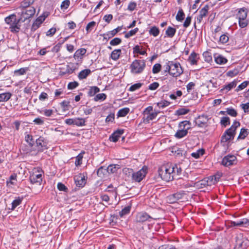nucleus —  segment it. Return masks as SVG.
Instances as JSON below:
<instances>
[{
    "instance_id": "obj_1",
    "label": "nucleus",
    "mask_w": 249,
    "mask_h": 249,
    "mask_svg": "<svg viewBox=\"0 0 249 249\" xmlns=\"http://www.w3.org/2000/svg\"><path fill=\"white\" fill-rule=\"evenodd\" d=\"M174 167H176V164L168 163L159 168V175L163 180L169 182L175 178V172Z\"/></svg>"
},
{
    "instance_id": "obj_2",
    "label": "nucleus",
    "mask_w": 249,
    "mask_h": 249,
    "mask_svg": "<svg viewBox=\"0 0 249 249\" xmlns=\"http://www.w3.org/2000/svg\"><path fill=\"white\" fill-rule=\"evenodd\" d=\"M240 124L239 122L235 121L232 125L225 131L221 138V142H226L229 140H233L236 128L239 126Z\"/></svg>"
},
{
    "instance_id": "obj_3",
    "label": "nucleus",
    "mask_w": 249,
    "mask_h": 249,
    "mask_svg": "<svg viewBox=\"0 0 249 249\" xmlns=\"http://www.w3.org/2000/svg\"><path fill=\"white\" fill-rule=\"evenodd\" d=\"M237 13L235 15L236 18L238 20L239 26L241 28H244L248 25V21L247 19L248 11L245 7L238 9Z\"/></svg>"
},
{
    "instance_id": "obj_4",
    "label": "nucleus",
    "mask_w": 249,
    "mask_h": 249,
    "mask_svg": "<svg viewBox=\"0 0 249 249\" xmlns=\"http://www.w3.org/2000/svg\"><path fill=\"white\" fill-rule=\"evenodd\" d=\"M146 66L144 60L136 59L132 62L130 66V71L132 73L137 74L142 72Z\"/></svg>"
},
{
    "instance_id": "obj_5",
    "label": "nucleus",
    "mask_w": 249,
    "mask_h": 249,
    "mask_svg": "<svg viewBox=\"0 0 249 249\" xmlns=\"http://www.w3.org/2000/svg\"><path fill=\"white\" fill-rule=\"evenodd\" d=\"M152 219L153 218L146 212H142L139 213L136 215L134 226L137 227L140 226L141 223H143L146 221L150 222Z\"/></svg>"
},
{
    "instance_id": "obj_6",
    "label": "nucleus",
    "mask_w": 249,
    "mask_h": 249,
    "mask_svg": "<svg viewBox=\"0 0 249 249\" xmlns=\"http://www.w3.org/2000/svg\"><path fill=\"white\" fill-rule=\"evenodd\" d=\"M147 167L144 166L141 169L137 172H134L131 180L134 182H141L146 176L147 173Z\"/></svg>"
},
{
    "instance_id": "obj_7",
    "label": "nucleus",
    "mask_w": 249,
    "mask_h": 249,
    "mask_svg": "<svg viewBox=\"0 0 249 249\" xmlns=\"http://www.w3.org/2000/svg\"><path fill=\"white\" fill-rule=\"evenodd\" d=\"M171 69L169 74L173 77H178L180 76L183 72V70L179 63H174L171 61Z\"/></svg>"
},
{
    "instance_id": "obj_8",
    "label": "nucleus",
    "mask_w": 249,
    "mask_h": 249,
    "mask_svg": "<svg viewBox=\"0 0 249 249\" xmlns=\"http://www.w3.org/2000/svg\"><path fill=\"white\" fill-rule=\"evenodd\" d=\"M87 177L84 174L80 173L74 177L76 186L79 188L84 187L87 182Z\"/></svg>"
},
{
    "instance_id": "obj_9",
    "label": "nucleus",
    "mask_w": 249,
    "mask_h": 249,
    "mask_svg": "<svg viewBox=\"0 0 249 249\" xmlns=\"http://www.w3.org/2000/svg\"><path fill=\"white\" fill-rule=\"evenodd\" d=\"M184 195H185V191H181L168 196L167 197V200L169 203L173 204L182 199Z\"/></svg>"
},
{
    "instance_id": "obj_10",
    "label": "nucleus",
    "mask_w": 249,
    "mask_h": 249,
    "mask_svg": "<svg viewBox=\"0 0 249 249\" xmlns=\"http://www.w3.org/2000/svg\"><path fill=\"white\" fill-rule=\"evenodd\" d=\"M237 158L233 155L229 154L222 159L221 164L224 166L228 167L236 164Z\"/></svg>"
},
{
    "instance_id": "obj_11",
    "label": "nucleus",
    "mask_w": 249,
    "mask_h": 249,
    "mask_svg": "<svg viewBox=\"0 0 249 249\" xmlns=\"http://www.w3.org/2000/svg\"><path fill=\"white\" fill-rule=\"evenodd\" d=\"M29 179L32 184L38 183L40 185L42 180V171L38 170H34L30 175Z\"/></svg>"
},
{
    "instance_id": "obj_12",
    "label": "nucleus",
    "mask_w": 249,
    "mask_h": 249,
    "mask_svg": "<svg viewBox=\"0 0 249 249\" xmlns=\"http://www.w3.org/2000/svg\"><path fill=\"white\" fill-rule=\"evenodd\" d=\"M209 119L208 116L206 115H200L195 119L196 124L199 127H206L208 125Z\"/></svg>"
},
{
    "instance_id": "obj_13",
    "label": "nucleus",
    "mask_w": 249,
    "mask_h": 249,
    "mask_svg": "<svg viewBox=\"0 0 249 249\" xmlns=\"http://www.w3.org/2000/svg\"><path fill=\"white\" fill-rule=\"evenodd\" d=\"M122 26H118V27L113 29V30L109 32H107L102 35H101V36L103 37L104 39L108 40L109 39L115 36L119 32H120L122 29Z\"/></svg>"
},
{
    "instance_id": "obj_14",
    "label": "nucleus",
    "mask_w": 249,
    "mask_h": 249,
    "mask_svg": "<svg viewBox=\"0 0 249 249\" xmlns=\"http://www.w3.org/2000/svg\"><path fill=\"white\" fill-rule=\"evenodd\" d=\"M36 12V9L33 7H29L28 8L24 9L21 12V15L24 18V20L29 19L33 17Z\"/></svg>"
},
{
    "instance_id": "obj_15",
    "label": "nucleus",
    "mask_w": 249,
    "mask_h": 249,
    "mask_svg": "<svg viewBox=\"0 0 249 249\" xmlns=\"http://www.w3.org/2000/svg\"><path fill=\"white\" fill-rule=\"evenodd\" d=\"M36 146L38 147V151L42 152L47 149V143L44 141L43 137H39L36 140Z\"/></svg>"
},
{
    "instance_id": "obj_16",
    "label": "nucleus",
    "mask_w": 249,
    "mask_h": 249,
    "mask_svg": "<svg viewBox=\"0 0 249 249\" xmlns=\"http://www.w3.org/2000/svg\"><path fill=\"white\" fill-rule=\"evenodd\" d=\"M124 132V131L123 129L117 130L110 135L109 138V141L114 142H117Z\"/></svg>"
},
{
    "instance_id": "obj_17",
    "label": "nucleus",
    "mask_w": 249,
    "mask_h": 249,
    "mask_svg": "<svg viewBox=\"0 0 249 249\" xmlns=\"http://www.w3.org/2000/svg\"><path fill=\"white\" fill-rule=\"evenodd\" d=\"M21 19V18L18 19L16 18V22H13L11 23L9 28L11 32L15 33L19 32L20 28V25H19V23Z\"/></svg>"
},
{
    "instance_id": "obj_18",
    "label": "nucleus",
    "mask_w": 249,
    "mask_h": 249,
    "mask_svg": "<svg viewBox=\"0 0 249 249\" xmlns=\"http://www.w3.org/2000/svg\"><path fill=\"white\" fill-rule=\"evenodd\" d=\"M214 58L215 63L219 65H224L228 62L227 59L221 54H215Z\"/></svg>"
},
{
    "instance_id": "obj_19",
    "label": "nucleus",
    "mask_w": 249,
    "mask_h": 249,
    "mask_svg": "<svg viewBox=\"0 0 249 249\" xmlns=\"http://www.w3.org/2000/svg\"><path fill=\"white\" fill-rule=\"evenodd\" d=\"M75 68L74 67H71L70 65H67L66 69H62L60 71V75H69L71 74L75 71Z\"/></svg>"
},
{
    "instance_id": "obj_20",
    "label": "nucleus",
    "mask_w": 249,
    "mask_h": 249,
    "mask_svg": "<svg viewBox=\"0 0 249 249\" xmlns=\"http://www.w3.org/2000/svg\"><path fill=\"white\" fill-rule=\"evenodd\" d=\"M237 81L234 80L233 81L230 82L228 84L224 85L220 91H223L226 90V92H227L231 90L232 88H235L237 85Z\"/></svg>"
},
{
    "instance_id": "obj_21",
    "label": "nucleus",
    "mask_w": 249,
    "mask_h": 249,
    "mask_svg": "<svg viewBox=\"0 0 249 249\" xmlns=\"http://www.w3.org/2000/svg\"><path fill=\"white\" fill-rule=\"evenodd\" d=\"M156 118V113H150L143 115L142 118L143 122L145 123H149L150 121H152Z\"/></svg>"
},
{
    "instance_id": "obj_22",
    "label": "nucleus",
    "mask_w": 249,
    "mask_h": 249,
    "mask_svg": "<svg viewBox=\"0 0 249 249\" xmlns=\"http://www.w3.org/2000/svg\"><path fill=\"white\" fill-rule=\"evenodd\" d=\"M191 123L188 121H183L179 123L178 124L179 128L182 130H185L188 132L191 128Z\"/></svg>"
},
{
    "instance_id": "obj_23",
    "label": "nucleus",
    "mask_w": 249,
    "mask_h": 249,
    "mask_svg": "<svg viewBox=\"0 0 249 249\" xmlns=\"http://www.w3.org/2000/svg\"><path fill=\"white\" fill-rule=\"evenodd\" d=\"M87 50L85 48L78 49L74 53L73 57L75 59L79 58H82V57L86 53Z\"/></svg>"
},
{
    "instance_id": "obj_24",
    "label": "nucleus",
    "mask_w": 249,
    "mask_h": 249,
    "mask_svg": "<svg viewBox=\"0 0 249 249\" xmlns=\"http://www.w3.org/2000/svg\"><path fill=\"white\" fill-rule=\"evenodd\" d=\"M197 54L195 52L191 53L188 58V61L192 65L197 64Z\"/></svg>"
},
{
    "instance_id": "obj_25",
    "label": "nucleus",
    "mask_w": 249,
    "mask_h": 249,
    "mask_svg": "<svg viewBox=\"0 0 249 249\" xmlns=\"http://www.w3.org/2000/svg\"><path fill=\"white\" fill-rule=\"evenodd\" d=\"M90 73L91 71L89 69H85L79 73L78 77L80 80L85 79Z\"/></svg>"
},
{
    "instance_id": "obj_26",
    "label": "nucleus",
    "mask_w": 249,
    "mask_h": 249,
    "mask_svg": "<svg viewBox=\"0 0 249 249\" xmlns=\"http://www.w3.org/2000/svg\"><path fill=\"white\" fill-rule=\"evenodd\" d=\"M23 199V197H18L16 198V199L13 201L12 207L10 209L12 211L14 210L17 206H19L21 203Z\"/></svg>"
},
{
    "instance_id": "obj_27",
    "label": "nucleus",
    "mask_w": 249,
    "mask_h": 249,
    "mask_svg": "<svg viewBox=\"0 0 249 249\" xmlns=\"http://www.w3.org/2000/svg\"><path fill=\"white\" fill-rule=\"evenodd\" d=\"M100 91V89L96 86L90 87L88 92L89 97L94 96L96 93Z\"/></svg>"
},
{
    "instance_id": "obj_28",
    "label": "nucleus",
    "mask_w": 249,
    "mask_h": 249,
    "mask_svg": "<svg viewBox=\"0 0 249 249\" xmlns=\"http://www.w3.org/2000/svg\"><path fill=\"white\" fill-rule=\"evenodd\" d=\"M121 54V49H116V50H113L111 52V55H110V57L113 60L116 61L119 58Z\"/></svg>"
},
{
    "instance_id": "obj_29",
    "label": "nucleus",
    "mask_w": 249,
    "mask_h": 249,
    "mask_svg": "<svg viewBox=\"0 0 249 249\" xmlns=\"http://www.w3.org/2000/svg\"><path fill=\"white\" fill-rule=\"evenodd\" d=\"M134 172L133 170L131 168L125 167L123 169V174H124L128 179H132Z\"/></svg>"
},
{
    "instance_id": "obj_30",
    "label": "nucleus",
    "mask_w": 249,
    "mask_h": 249,
    "mask_svg": "<svg viewBox=\"0 0 249 249\" xmlns=\"http://www.w3.org/2000/svg\"><path fill=\"white\" fill-rule=\"evenodd\" d=\"M85 123L86 120L84 118L80 117L74 118V125H76L77 126H85L86 125Z\"/></svg>"
},
{
    "instance_id": "obj_31",
    "label": "nucleus",
    "mask_w": 249,
    "mask_h": 249,
    "mask_svg": "<svg viewBox=\"0 0 249 249\" xmlns=\"http://www.w3.org/2000/svg\"><path fill=\"white\" fill-rule=\"evenodd\" d=\"M176 32V29L171 26H169L165 31V35L169 37H173Z\"/></svg>"
},
{
    "instance_id": "obj_32",
    "label": "nucleus",
    "mask_w": 249,
    "mask_h": 249,
    "mask_svg": "<svg viewBox=\"0 0 249 249\" xmlns=\"http://www.w3.org/2000/svg\"><path fill=\"white\" fill-rule=\"evenodd\" d=\"M85 153L84 151H81L76 157L75 164L76 166L80 165L82 163V159L83 158V155Z\"/></svg>"
},
{
    "instance_id": "obj_33",
    "label": "nucleus",
    "mask_w": 249,
    "mask_h": 249,
    "mask_svg": "<svg viewBox=\"0 0 249 249\" xmlns=\"http://www.w3.org/2000/svg\"><path fill=\"white\" fill-rule=\"evenodd\" d=\"M129 108L124 107L120 109L117 114V117H122L125 116L129 112Z\"/></svg>"
},
{
    "instance_id": "obj_34",
    "label": "nucleus",
    "mask_w": 249,
    "mask_h": 249,
    "mask_svg": "<svg viewBox=\"0 0 249 249\" xmlns=\"http://www.w3.org/2000/svg\"><path fill=\"white\" fill-rule=\"evenodd\" d=\"M12 94L10 92H5L0 94V102H6L10 99Z\"/></svg>"
},
{
    "instance_id": "obj_35",
    "label": "nucleus",
    "mask_w": 249,
    "mask_h": 249,
    "mask_svg": "<svg viewBox=\"0 0 249 249\" xmlns=\"http://www.w3.org/2000/svg\"><path fill=\"white\" fill-rule=\"evenodd\" d=\"M188 132L185 130H182L180 128L177 131L175 137L178 139H181L187 135Z\"/></svg>"
},
{
    "instance_id": "obj_36",
    "label": "nucleus",
    "mask_w": 249,
    "mask_h": 249,
    "mask_svg": "<svg viewBox=\"0 0 249 249\" xmlns=\"http://www.w3.org/2000/svg\"><path fill=\"white\" fill-rule=\"evenodd\" d=\"M16 16L15 14H12L7 17H6L4 19L5 22L9 25L13 22L16 21Z\"/></svg>"
},
{
    "instance_id": "obj_37",
    "label": "nucleus",
    "mask_w": 249,
    "mask_h": 249,
    "mask_svg": "<svg viewBox=\"0 0 249 249\" xmlns=\"http://www.w3.org/2000/svg\"><path fill=\"white\" fill-rule=\"evenodd\" d=\"M107 173V169L104 166H101L97 171V175L99 177L103 178L104 175Z\"/></svg>"
},
{
    "instance_id": "obj_38",
    "label": "nucleus",
    "mask_w": 249,
    "mask_h": 249,
    "mask_svg": "<svg viewBox=\"0 0 249 249\" xmlns=\"http://www.w3.org/2000/svg\"><path fill=\"white\" fill-rule=\"evenodd\" d=\"M249 132L247 129L242 128L241 129L238 139H244L248 135Z\"/></svg>"
},
{
    "instance_id": "obj_39",
    "label": "nucleus",
    "mask_w": 249,
    "mask_h": 249,
    "mask_svg": "<svg viewBox=\"0 0 249 249\" xmlns=\"http://www.w3.org/2000/svg\"><path fill=\"white\" fill-rule=\"evenodd\" d=\"M149 34L154 37H156L159 35L160 30L156 26H153L149 30Z\"/></svg>"
},
{
    "instance_id": "obj_40",
    "label": "nucleus",
    "mask_w": 249,
    "mask_h": 249,
    "mask_svg": "<svg viewBox=\"0 0 249 249\" xmlns=\"http://www.w3.org/2000/svg\"><path fill=\"white\" fill-rule=\"evenodd\" d=\"M195 185H196V186L201 188L209 186L208 181H207L206 178H204L203 179L200 180V181L195 182Z\"/></svg>"
},
{
    "instance_id": "obj_41",
    "label": "nucleus",
    "mask_w": 249,
    "mask_h": 249,
    "mask_svg": "<svg viewBox=\"0 0 249 249\" xmlns=\"http://www.w3.org/2000/svg\"><path fill=\"white\" fill-rule=\"evenodd\" d=\"M25 141L28 143L30 147H32L34 145L35 141L33 140V136L30 134H26L25 137Z\"/></svg>"
},
{
    "instance_id": "obj_42",
    "label": "nucleus",
    "mask_w": 249,
    "mask_h": 249,
    "mask_svg": "<svg viewBox=\"0 0 249 249\" xmlns=\"http://www.w3.org/2000/svg\"><path fill=\"white\" fill-rule=\"evenodd\" d=\"M204 154V150L203 149H199L196 152L191 153V156L195 159H198L200 156Z\"/></svg>"
},
{
    "instance_id": "obj_43",
    "label": "nucleus",
    "mask_w": 249,
    "mask_h": 249,
    "mask_svg": "<svg viewBox=\"0 0 249 249\" xmlns=\"http://www.w3.org/2000/svg\"><path fill=\"white\" fill-rule=\"evenodd\" d=\"M239 72V70L238 68H235L233 70L228 71L226 75L228 77H233L237 75Z\"/></svg>"
},
{
    "instance_id": "obj_44",
    "label": "nucleus",
    "mask_w": 249,
    "mask_h": 249,
    "mask_svg": "<svg viewBox=\"0 0 249 249\" xmlns=\"http://www.w3.org/2000/svg\"><path fill=\"white\" fill-rule=\"evenodd\" d=\"M184 17H185V14H184L182 9H179L178 10V11L176 17V20H178V21H181L182 20H183L184 19Z\"/></svg>"
},
{
    "instance_id": "obj_45",
    "label": "nucleus",
    "mask_w": 249,
    "mask_h": 249,
    "mask_svg": "<svg viewBox=\"0 0 249 249\" xmlns=\"http://www.w3.org/2000/svg\"><path fill=\"white\" fill-rule=\"evenodd\" d=\"M107 98V95L105 93H99L95 95L94 97V101L97 102L99 101H104Z\"/></svg>"
},
{
    "instance_id": "obj_46",
    "label": "nucleus",
    "mask_w": 249,
    "mask_h": 249,
    "mask_svg": "<svg viewBox=\"0 0 249 249\" xmlns=\"http://www.w3.org/2000/svg\"><path fill=\"white\" fill-rule=\"evenodd\" d=\"M203 56L204 60L207 62H210L212 61V56L211 53L209 52L206 51L203 53Z\"/></svg>"
},
{
    "instance_id": "obj_47",
    "label": "nucleus",
    "mask_w": 249,
    "mask_h": 249,
    "mask_svg": "<svg viewBox=\"0 0 249 249\" xmlns=\"http://www.w3.org/2000/svg\"><path fill=\"white\" fill-rule=\"evenodd\" d=\"M220 123L221 125L226 127L230 124V120L228 117H223L221 118Z\"/></svg>"
},
{
    "instance_id": "obj_48",
    "label": "nucleus",
    "mask_w": 249,
    "mask_h": 249,
    "mask_svg": "<svg viewBox=\"0 0 249 249\" xmlns=\"http://www.w3.org/2000/svg\"><path fill=\"white\" fill-rule=\"evenodd\" d=\"M70 0H64L63 1L61 4L60 8L62 10H66L67 9L70 5Z\"/></svg>"
},
{
    "instance_id": "obj_49",
    "label": "nucleus",
    "mask_w": 249,
    "mask_h": 249,
    "mask_svg": "<svg viewBox=\"0 0 249 249\" xmlns=\"http://www.w3.org/2000/svg\"><path fill=\"white\" fill-rule=\"evenodd\" d=\"M131 207L130 206H127L124 207L120 212V215L122 217L124 215L130 213Z\"/></svg>"
},
{
    "instance_id": "obj_50",
    "label": "nucleus",
    "mask_w": 249,
    "mask_h": 249,
    "mask_svg": "<svg viewBox=\"0 0 249 249\" xmlns=\"http://www.w3.org/2000/svg\"><path fill=\"white\" fill-rule=\"evenodd\" d=\"M28 70L29 68L28 67L22 68L18 70H15L14 73L15 74H18L19 75H21L24 74Z\"/></svg>"
},
{
    "instance_id": "obj_51",
    "label": "nucleus",
    "mask_w": 249,
    "mask_h": 249,
    "mask_svg": "<svg viewBox=\"0 0 249 249\" xmlns=\"http://www.w3.org/2000/svg\"><path fill=\"white\" fill-rule=\"evenodd\" d=\"M207 178V181H208V183L209 186H212L213 185L217 183V181H216L215 178L213 177V176H210Z\"/></svg>"
},
{
    "instance_id": "obj_52",
    "label": "nucleus",
    "mask_w": 249,
    "mask_h": 249,
    "mask_svg": "<svg viewBox=\"0 0 249 249\" xmlns=\"http://www.w3.org/2000/svg\"><path fill=\"white\" fill-rule=\"evenodd\" d=\"M32 3L31 0H24L21 2L20 7L24 9L28 8L30 7Z\"/></svg>"
},
{
    "instance_id": "obj_53",
    "label": "nucleus",
    "mask_w": 249,
    "mask_h": 249,
    "mask_svg": "<svg viewBox=\"0 0 249 249\" xmlns=\"http://www.w3.org/2000/svg\"><path fill=\"white\" fill-rule=\"evenodd\" d=\"M189 109L185 108H181L176 111V114L178 115H185L188 113Z\"/></svg>"
},
{
    "instance_id": "obj_54",
    "label": "nucleus",
    "mask_w": 249,
    "mask_h": 249,
    "mask_svg": "<svg viewBox=\"0 0 249 249\" xmlns=\"http://www.w3.org/2000/svg\"><path fill=\"white\" fill-rule=\"evenodd\" d=\"M249 82L248 81H244L240 85H239L237 88L235 89V91L238 92L240 90H241L247 87L248 85Z\"/></svg>"
},
{
    "instance_id": "obj_55",
    "label": "nucleus",
    "mask_w": 249,
    "mask_h": 249,
    "mask_svg": "<svg viewBox=\"0 0 249 249\" xmlns=\"http://www.w3.org/2000/svg\"><path fill=\"white\" fill-rule=\"evenodd\" d=\"M122 42V39L118 37H115L110 41V44L111 46H116L120 44Z\"/></svg>"
},
{
    "instance_id": "obj_56",
    "label": "nucleus",
    "mask_w": 249,
    "mask_h": 249,
    "mask_svg": "<svg viewBox=\"0 0 249 249\" xmlns=\"http://www.w3.org/2000/svg\"><path fill=\"white\" fill-rule=\"evenodd\" d=\"M170 105V102L164 100L157 103V106L160 108H164Z\"/></svg>"
},
{
    "instance_id": "obj_57",
    "label": "nucleus",
    "mask_w": 249,
    "mask_h": 249,
    "mask_svg": "<svg viewBox=\"0 0 249 249\" xmlns=\"http://www.w3.org/2000/svg\"><path fill=\"white\" fill-rule=\"evenodd\" d=\"M229 36L226 34H223L220 36L219 42L222 44H225L229 41Z\"/></svg>"
},
{
    "instance_id": "obj_58",
    "label": "nucleus",
    "mask_w": 249,
    "mask_h": 249,
    "mask_svg": "<svg viewBox=\"0 0 249 249\" xmlns=\"http://www.w3.org/2000/svg\"><path fill=\"white\" fill-rule=\"evenodd\" d=\"M161 66L160 64L157 63L155 64L152 69V72L153 73H157L159 72L160 71Z\"/></svg>"
},
{
    "instance_id": "obj_59",
    "label": "nucleus",
    "mask_w": 249,
    "mask_h": 249,
    "mask_svg": "<svg viewBox=\"0 0 249 249\" xmlns=\"http://www.w3.org/2000/svg\"><path fill=\"white\" fill-rule=\"evenodd\" d=\"M40 25V23L37 22L36 20H35L32 25L31 31L32 32H35L38 28H39Z\"/></svg>"
},
{
    "instance_id": "obj_60",
    "label": "nucleus",
    "mask_w": 249,
    "mask_h": 249,
    "mask_svg": "<svg viewBox=\"0 0 249 249\" xmlns=\"http://www.w3.org/2000/svg\"><path fill=\"white\" fill-rule=\"evenodd\" d=\"M57 189L60 191H64L65 192H67L68 189V188L62 183L59 182L57 184Z\"/></svg>"
},
{
    "instance_id": "obj_61",
    "label": "nucleus",
    "mask_w": 249,
    "mask_h": 249,
    "mask_svg": "<svg viewBox=\"0 0 249 249\" xmlns=\"http://www.w3.org/2000/svg\"><path fill=\"white\" fill-rule=\"evenodd\" d=\"M227 112L229 115L232 117H236L237 115V111L233 108H227Z\"/></svg>"
},
{
    "instance_id": "obj_62",
    "label": "nucleus",
    "mask_w": 249,
    "mask_h": 249,
    "mask_svg": "<svg viewBox=\"0 0 249 249\" xmlns=\"http://www.w3.org/2000/svg\"><path fill=\"white\" fill-rule=\"evenodd\" d=\"M96 22L94 21L89 22L86 28L87 33L90 32L93 28L95 26Z\"/></svg>"
},
{
    "instance_id": "obj_63",
    "label": "nucleus",
    "mask_w": 249,
    "mask_h": 249,
    "mask_svg": "<svg viewBox=\"0 0 249 249\" xmlns=\"http://www.w3.org/2000/svg\"><path fill=\"white\" fill-rule=\"evenodd\" d=\"M70 102L69 101H63L60 103L61 107L64 111L68 110V107L70 106Z\"/></svg>"
},
{
    "instance_id": "obj_64",
    "label": "nucleus",
    "mask_w": 249,
    "mask_h": 249,
    "mask_svg": "<svg viewBox=\"0 0 249 249\" xmlns=\"http://www.w3.org/2000/svg\"><path fill=\"white\" fill-rule=\"evenodd\" d=\"M142 86V84L140 83H138L132 85L129 89V90L130 91H134L137 89H139Z\"/></svg>"
}]
</instances>
